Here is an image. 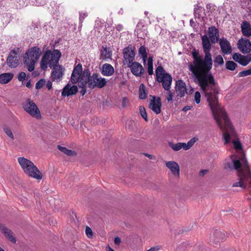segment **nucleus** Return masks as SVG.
<instances>
[{"label":"nucleus","mask_w":251,"mask_h":251,"mask_svg":"<svg viewBox=\"0 0 251 251\" xmlns=\"http://www.w3.org/2000/svg\"><path fill=\"white\" fill-rule=\"evenodd\" d=\"M145 14L146 15H147L148 13V12H145Z\"/></svg>","instance_id":"6e6d98bb"},{"label":"nucleus","mask_w":251,"mask_h":251,"mask_svg":"<svg viewBox=\"0 0 251 251\" xmlns=\"http://www.w3.org/2000/svg\"><path fill=\"white\" fill-rule=\"evenodd\" d=\"M4 132L5 134L12 140L14 139V137L12 131L10 128L7 126H4L3 127Z\"/></svg>","instance_id":"f704fd0d"},{"label":"nucleus","mask_w":251,"mask_h":251,"mask_svg":"<svg viewBox=\"0 0 251 251\" xmlns=\"http://www.w3.org/2000/svg\"><path fill=\"white\" fill-rule=\"evenodd\" d=\"M194 12L195 16L205 15V10L203 8L198 4L195 5Z\"/></svg>","instance_id":"7c9ffc66"},{"label":"nucleus","mask_w":251,"mask_h":251,"mask_svg":"<svg viewBox=\"0 0 251 251\" xmlns=\"http://www.w3.org/2000/svg\"><path fill=\"white\" fill-rule=\"evenodd\" d=\"M51 73V77L52 81L59 82L63 77L64 68L61 65H57L53 68Z\"/></svg>","instance_id":"ddd939ff"},{"label":"nucleus","mask_w":251,"mask_h":251,"mask_svg":"<svg viewBox=\"0 0 251 251\" xmlns=\"http://www.w3.org/2000/svg\"><path fill=\"white\" fill-rule=\"evenodd\" d=\"M238 47L242 53H249L251 50V43L248 39H242L238 42Z\"/></svg>","instance_id":"aec40b11"},{"label":"nucleus","mask_w":251,"mask_h":251,"mask_svg":"<svg viewBox=\"0 0 251 251\" xmlns=\"http://www.w3.org/2000/svg\"><path fill=\"white\" fill-rule=\"evenodd\" d=\"M176 91L177 95L182 97L186 92V84L182 80H179L176 83Z\"/></svg>","instance_id":"412c9836"},{"label":"nucleus","mask_w":251,"mask_h":251,"mask_svg":"<svg viewBox=\"0 0 251 251\" xmlns=\"http://www.w3.org/2000/svg\"><path fill=\"white\" fill-rule=\"evenodd\" d=\"M204 57L196 50L192 52L193 61L188 65V68L197 80L198 84L204 93L214 119L223 132L225 143H229L235 138L236 133L231 125L225 110L218 102L219 93L217 83L210 70L213 61L210 53L211 45L206 35L201 37Z\"/></svg>","instance_id":"f257e3e1"},{"label":"nucleus","mask_w":251,"mask_h":251,"mask_svg":"<svg viewBox=\"0 0 251 251\" xmlns=\"http://www.w3.org/2000/svg\"><path fill=\"white\" fill-rule=\"evenodd\" d=\"M237 67V64L232 61H227L226 63V67L230 71L234 70Z\"/></svg>","instance_id":"72a5a7b5"},{"label":"nucleus","mask_w":251,"mask_h":251,"mask_svg":"<svg viewBox=\"0 0 251 251\" xmlns=\"http://www.w3.org/2000/svg\"><path fill=\"white\" fill-rule=\"evenodd\" d=\"M191 109V106H185L182 110L184 111H186L187 110H189Z\"/></svg>","instance_id":"de8ad7c7"},{"label":"nucleus","mask_w":251,"mask_h":251,"mask_svg":"<svg viewBox=\"0 0 251 251\" xmlns=\"http://www.w3.org/2000/svg\"><path fill=\"white\" fill-rule=\"evenodd\" d=\"M207 172V170H201V172H200V174H202V175H204Z\"/></svg>","instance_id":"3c124183"},{"label":"nucleus","mask_w":251,"mask_h":251,"mask_svg":"<svg viewBox=\"0 0 251 251\" xmlns=\"http://www.w3.org/2000/svg\"><path fill=\"white\" fill-rule=\"evenodd\" d=\"M128 103V99L126 97L124 98L123 99V100H122V106L123 107H126Z\"/></svg>","instance_id":"c03bdc74"},{"label":"nucleus","mask_w":251,"mask_h":251,"mask_svg":"<svg viewBox=\"0 0 251 251\" xmlns=\"http://www.w3.org/2000/svg\"><path fill=\"white\" fill-rule=\"evenodd\" d=\"M121 242V240L119 237H116L114 239V243L116 245H119Z\"/></svg>","instance_id":"a18cd8bd"},{"label":"nucleus","mask_w":251,"mask_h":251,"mask_svg":"<svg viewBox=\"0 0 251 251\" xmlns=\"http://www.w3.org/2000/svg\"><path fill=\"white\" fill-rule=\"evenodd\" d=\"M81 74L82 86H86L88 84L90 89H93L96 88L101 89L107 84L106 79L102 77L97 73H93L91 75L90 71L88 69H84V71H82Z\"/></svg>","instance_id":"7ed1b4c3"},{"label":"nucleus","mask_w":251,"mask_h":251,"mask_svg":"<svg viewBox=\"0 0 251 251\" xmlns=\"http://www.w3.org/2000/svg\"><path fill=\"white\" fill-rule=\"evenodd\" d=\"M208 36L212 43L215 44L217 43L219 41L218 30L214 26L209 27L208 29Z\"/></svg>","instance_id":"5701e85b"},{"label":"nucleus","mask_w":251,"mask_h":251,"mask_svg":"<svg viewBox=\"0 0 251 251\" xmlns=\"http://www.w3.org/2000/svg\"><path fill=\"white\" fill-rule=\"evenodd\" d=\"M173 96V93H172V92L171 91H170V90H168V95L166 97L167 100L168 101L172 100Z\"/></svg>","instance_id":"37998d69"},{"label":"nucleus","mask_w":251,"mask_h":251,"mask_svg":"<svg viewBox=\"0 0 251 251\" xmlns=\"http://www.w3.org/2000/svg\"><path fill=\"white\" fill-rule=\"evenodd\" d=\"M112 53L109 48L106 46H102V49L100 50V59L105 60L111 58Z\"/></svg>","instance_id":"a878e982"},{"label":"nucleus","mask_w":251,"mask_h":251,"mask_svg":"<svg viewBox=\"0 0 251 251\" xmlns=\"http://www.w3.org/2000/svg\"><path fill=\"white\" fill-rule=\"evenodd\" d=\"M85 233L86 235L89 238H91L93 236V232L91 229V228L89 227L88 226H87L85 228Z\"/></svg>","instance_id":"a19ab883"},{"label":"nucleus","mask_w":251,"mask_h":251,"mask_svg":"<svg viewBox=\"0 0 251 251\" xmlns=\"http://www.w3.org/2000/svg\"><path fill=\"white\" fill-rule=\"evenodd\" d=\"M24 110L32 117L40 119L41 114L37 105L30 99H27L23 104Z\"/></svg>","instance_id":"1a4fd4ad"},{"label":"nucleus","mask_w":251,"mask_h":251,"mask_svg":"<svg viewBox=\"0 0 251 251\" xmlns=\"http://www.w3.org/2000/svg\"><path fill=\"white\" fill-rule=\"evenodd\" d=\"M117 29L118 30H121L123 29V26L122 25H119L117 26Z\"/></svg>","instance_id":"09e8293b"},{"label":"nucleus","mask_w":251,"mask_h":251,"mask_svg":"<svg viewBox=\"0 0 251 251\" xmlns=\"http://www.w3.org/2000/svg\"><path fill=\"white\" fill-rule=\"evenodd\" d=\"M41 54V49L37 47L29 49L25 53L24 57V64L29 72L34 70L35 63L39 58Z\"/></svg>","instance_id":"423d86ee"},{"label":"nucleus","mask_w":251,"mask_h":251,"mask_svg":"<svg viewBox=\"0 0 251 251\" xmlns=\"http://www.w3.org/2000/svg\"><path fill=\"white\" fill-rule=\"evenodd\" d=\"M198 140V139L194 137L190 139L187 143H177L176 144L169 142L168 143L169 146L174 151H177L181 149L187 151L189 150L194 144Z\"/></svg>","instance_id":"9d476101"},{"label":"nucleus","mask_w":251,"mask_h":251,"mask_svg":"<svg viewBox=\"0 0 251 251\" xmlns=\"http://www.w3.org/2000/svg\"><path fill=\"white\" fill-rule=\"evenodd\" d=\"M82 67L81 64H77L74 69L71 75V82L73 84L78 83L79 87L81 88L80 93L82 96L86 93V86L81 85V74Z\"/></svg>","instance_id":"6e6552de"},{"label":"nucleus","mask_w":251,"mask_h":251,"mask_svg":"<svg viewBox=\"0 0 251 251\" xmlns=\"http://www.w3.org/2000/svg\"><path fill=\"white\" fill-rule=\"evenodd\" d=\"M100 73L104 76H110L114 73V69L110 64L105 63L100 69Z\"/></svg>","instance_id":"b1692460"},{"label":"nucleus","mask_w":251,"mask_h":251,"mask_svg":"<svg viewBox=\"0 0 251 251\" xmlns=\"http://www.w3.org/2000/svg\"><path fill=\"white\" fill-rule=\"evenodd\" d=\"M18 162L26 176L37 180L42 179V173L31 161L24 157H19Z\"/></svg>","instance_id":"20e7f679"},{"label":"nucleus","mask_w":251,"mask_h":251,"mask_svg":"<svg viewBox=\"0 0 251 251\" xmlns=\"http://www.w3.org/2000/svg\"><path fill=\"white\" fill-rule=\"evenodd\" d=\"M7 64L11 68H16L19 64V59L17 52L15 50H12L7 58Z\"/></svg>","instance_id":"2eb2a0df"},{"label":"nucleus","mask_w":251,"mask_h":251,"mask_svg":"<svg viewBox=\"0 0 251 251\" xmlns=\"http://www.w3.org/2000/svg\"><path fill=\"white\" fill-rule=\"evenodd\" d=\"M78 89L76 86H71L70 84H67L63 89L62 96H69L74 95L77 92Z\"/></svg>","instance_id":"4be33fe9"},{"label":"nucleus","mask_w":251,"mask_h":251,"mask_svg":"<svg viewBox=\"0 0 251 251\" xmlns=\"http://www.w3.org/2000/svg\"><path fill=\"white\" fill-rule=\"evenodd\" d=\"M145 155H146V156H147L148 157H149V158H150V159H151V158H152V156L151 155V154H147H147H145Z\"/></svg>","instance_id":"864d4df0"},{"label":"nucleus","mask_w":251,"mask_h":251,"mask_svg":"<svg viewBox=\"0 0 251 251\" xmlns=\"http://www.w3.org/2000/svg\"><path fill=\"white\" fill-rule=\"evenodd\" d=\"M140 113L144 119L146 121H148L147 114L146 113L145 108L144 106H141L139 107Z\"/></svg>","instance_id":"e433bc0d"},{"label":"nucleus","mask_w":251,"mask_h":251,"mask_svg":"<svg viewBox=\"0 0 251 251\" xmlns=\"http://www.w3.org/2000/svg\"><path fill=\"white\" fill-rule=\"evenodd\" d=\"M219 45L224 54H229L232 52V48L229 42L225 38L219 39Z\"/></svg>","instance_id":"a211bd4d"},{"label":"nucleus","mask_w":251,"mask_h":251,"mask_svg":"<svg viewBox=\"0 0 251 251\" xmlns=\"http://www.w3.org/2000/svg\"><path fill=\"white\" fill-rule=\"evenodd\" d=\"M242 32L244 35L247 37L251 36V27L247 22H244L241 26Z\"/></svg>","instance_id":"cd10ccee"},{"label":"nucleus","mask_w":251,"mask_h":251,"mask_svg":"<svg viewBox=\"0 0 251 251\" xmlns=\"http://www.w3.org/2000/svg\"><path fill=\"white\" fill-rule=\"evenodd\" d=\"M135 53L134 51L129 47L125 48L123 50V56L124 58V64H127V66L133 63Z\"/></svg>","instance_id":"9b49d317"},{"label":"nucleus","mask_w":251,"mask_h":251,"mask_svg":"<svg viewBox=\"0 0 251 251\" xmlns=\"http://www.w3.org/2000/svg\"><path fill=\"white\" fill-rule=\"evenodd\" d=\"M14 76L12 73H4L0 75V83L5 84L10 82Z\"/></svg>","instance_id":"393cba45"},{"label":"nucleus","mask_w":251,"mask_h":251,"mask_svg":"<svg viewBox=\"0 0 251 251\" xmlns=\"http://www.w3.org/2000/svg\"><path fill=\"white\" fill-rule=\"evenodd\" d=\"M138 52L139 54L142 57L143 63L145 64L147 60L148 59L146 47L144 46H141L139 49Z\"/></svg>","instance_id":"c85d7f7f"},{"label":"nucleus","mask_w":251,"mask_h":251,"mask_svg":"<svg viewBox=\"0 0 251 251\" xmlns=\"http://www.w3.org/2000/svg\"><path fill=\"white\" fill-rule=\"evenodd\" d=\"M214 61V63L218 65H222L224 63V59L221 55L216 56Z\"/></svg>","instance_id":"c9c22d12"},{"label":"nucleus","mask_w":251,"mask_h":251,"mask_svg":"<svg viewBox=\"0 0 251 251\" xmlns=\"http://www.w3.org/2000/svg\"><path fill=\"white\" fill-rule=\"evenodd\" d=\"M147 60L148 72L150 75H152L153 73L152 57H150Z\"/></svg>","instance_id":"473e14b6"},{"label":"nucleus","mask_w":251,"mask_h":251,"mask_svg":"<svg viewBox=\"0 0 251 251\" xmlns=\"http://www.w3.org/2000/svg\"><path fill=\"white\" fill-rule=\"evenodd\" d=\"M166 166L170 170L174 176L177 178L180 177V167L178 163L174 161L166 162Z\"/></svg>","instance_id":"f3484780"},{"label":"nucleus","mask_w":251,"mask_h":251,"mask_svg":"<svg viewBox=\"0 0 251 251\" xmlns=\"http://www.w3.org/2000/svg\"><path fill=\"white\" fill-rule=\"evenodd\" d=\"M155 75L157 81L162 83V86L165 90H169L172 82L171 75L166 73L163 67L161 66L157 67L155 70Z\"/></svg>","instance_id":"0eeeda50"},{"label":"nucleus","mask_w":251,"mask_h":251,"mask_svg":"<svg viewBox=\"0 0 251 251\" xmlns=\"http://www.w3.org/2000/svg\"><path fill=\"white\" fill-rule=\"evenodd\" d=\"M46 86L48 89H50L52 87V83L50 81H48L46 83Z\"/></svg>","instance_id":"49530a36"},{"label":"nucleus","mask_w":251,"mask_h":251,"mask_svg":"<svg viewBox=\"0 0 251 251\" xmlns=\"http://www.w3.org/2000/svg\"><path fill=\"white\" fill-rule=\"evenodd\" d=\"M0 231L3 234L5 238L13 244L16 243V239L12 230L4 225L0 223Z\"/></svg>","instance_id":"4468645a"},{"label":"nucleus","mask_w":251,"mask_h":251,"mask_svg":"<svg viewBox=\"0 0 251 251\" xmlns=\"http://www.w3.org/2000/svg\"><path fill=\"white\" fill-rule=\"evenodd\" d=\"M30 85H31V83H30V81H28V82L26 83V86L27 87H30Z\"/></svg>","instance_id":"603ef678"},{"label":"nucleus","mask_w":251,"mask_h":251,"mask_svg":"<svg viewBox=\"0 0 251 251\" xmlns=\"http://www.w3.org/2000/svg\"><path fill=\"white\" fill-rule=\"evenodd\" d=\"M128 67L130 68L131 73L136 76H141L144 72V68L137 62H134Z\"/></svg>","instance_id":"6ab92c4d"},{"label":"nucleus","mask_w":251,"mask_h":251,"mask_svg":"<svg viewBox=\"0 0 251 251\" xmlns=\"http://www.w3.org/2000/svg\"><path fill=\"white\" fill-rule=\"evenodd\" d=\"M57 148L60 151L66 154L68 156H74L76 155L75 151L69 150L65 147H63L61 146H58Z\"/></svg>","instance_id":"c756f323"},{"label":"nucleus","mask_w":251,"mask_h":251,"mask_svg":"<svg viewBox=\"0 0 251 251\" xmlns=\"http://www.w3.org/2000/svg\"><path fill=\"white\" fill-rule=\"evenodd\" d=\"M232 143L235 150L240 152L241 156L238 158H233L232 165L227 164L225 168L237 171L238 181L234 183L232 187H240L247 189V197L250 202L251 209V173L247 159L243 152L241 144L238 140H233Z\"/></svg>","instance_id":"f03ea898"},{"label":"nucleus","mask_w":251,"mask_h":251,"mask_svg":"<svg viewBox=\"0 0 251 251\" xmlns=\"http://www.w3.org/2000/svg\"><path fill=\"white\" fill-rule=\"evenodd\" d=\"M25 77H26L25 73L24 72H21L18 75V79L19 81H23L25 79Z\"/></svg>","instance_id":"79ce46f5"},{"label":"nucleus","mask_w":251,"mask_h":251,"mask_svg":"<svg viewBox=\"0 0 251 251\" xmlns=\"http://www.w3.org/2000/svg\"><path fill=\"white\" fill-rule=\"evenodd\" d=\"M0 251H5L3 249H2L1 247H0Z\"/></svg>","instance_id":"5fc2aeb1"},{"label":"nucleus","mask_w":251,"mask_h":251,"mask_svg":"<svg viewBox=\"0 0 251 251\" xmlns=\"http://www.w3.org/2000/svg\"><path fill=\"white\" fill-rule=\"evenodd\" d=\"M249 75H251V68L249 70L240 72L238 74L239 77H244Z\"/></svg>","instance_id":"4c0bfd02"},{"label":"nucleus","mask_w":251,"mask_h":251,"mask_svg":"<svg viewBox=\"0 0 251 251\" xmlns=\"http://www.w3.org/2000/svg\"><path fill=\"white\" fill-rule=\"evenodd\" d=\"M232 58L236 62L245 66L251 61V54L244 56L240 53H235L232 55Z\"/></svg>","instance_id":"dca6fc26"},{"label":"nucleus","mask_w":251,"mask_h":251,"mask_svg":"<svg viewBox=\"0 0 251 251\" xmlns=\"http://www.w3.org/2000/svg\"><path fill=\"white\" fill-rule=\"evenodd\" d=\"M106 251H114L112 248H111L109 246L106 247Z\"/></svg>","instance_id":"8fccbe9b"},{"label":"nucleus","mask_w":251,"mask_h":251,"mask_svg":"<svg viewBox=\"0 0 251 251\" xmlns=\"http://www.w3.org/2000/svg\"><path fill=\"white\" fill-rule=\"evenodd\" d=\"M61 56V53L58 50H54L52 51L47 50L44 54L40 63L41 69L44 71L46 70L49 66L50 69L58 65V63Z\"/></svg>","instance_id":"39448f33"},{"label":"nucleus","mask_w":251,"mask_h":251,"mask_svg":"<svg viewBox=\"0 0 251 251\" xmlns=\"http://www.w3.org/2000/svg\"><path fill=\"white\" fill-rule=\"evenodd\" d=\"M45 80L44 79H41L38 81L36 84V88L37 89H39L41 88L45 84Z\"/></svg>","instance_id":"ea45409f"},{"label":"nucleus","mask_w":251,"mask_h":251,"mask_svg":"<svg viewBox=\"0 0 251 251\" xmlns=\"http://www.w3.org/2000/svg\"><path fill=\"white\" fill-rule=\"evenodd\" d=\"M150 103L149 107L155 114H158L161 112V101L159 97L156 98L155 96H150Z\"/></svg>","instance_id":"f8f14e48"},{"label":"nucleus","mask_w":251,"mask_h":251,"mask_svg":"<svg viewBox=\"0 0 251 251\" xmlns=\"http://www.w3.org/2000/svg\"><path fill=\"white\" fill-rule=\"evenodd\" d=\"M139 95V98L141 99H145L146 98V87L143 84H141L140 85Z\"/></svg>","instance_id":"2f4dec72"},{"label":"nucleus","mask_w":251,"mask_h":251,"mask_svg":"<svg viewBox=\"0 0 251 251\" xmlns=\"http://www.w3.org/2000/svg\"><path fill=\"white\" fill-rule=\"evenodd\" d=\"M201 95L199 92L197 91L195 93L194 95V100L197 103L199 104L201 101Z\"/></svg>","instance_id":"58836bf2"},{"label":"nucleus","mask_w":251,"mask_h":251,"mask_svg":"<svg viewBox=\"0 0 251 251\" xmlns=\"http://www.w3.org/2000/svg\"><path fill=\"white\" fill-rule=\"evenodd\" d=\"M207 11L205 12V15L213 16L217 15L219 13L217 7L211 4H208L206 6Z\"/></svg>","instance_id":"bb28decb"}]
</instances>
